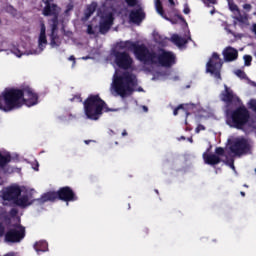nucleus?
Here are the masks:
<instances>
[{"label":"nucleus","mask_w":256,"mask_h":256,"mask_svg":"<svg viewBox=\"0 0 256 256\" xmlns=\"http://www.w3.org/2000/svg\"><path fill=\"white\" fill-rule=\"evenodd\" d=\"M39 103V95L31 88L11 89L4 92L0 99V111H13L26 107H34Z\"/></svg>","instance_id":"f257e3e1"},{"label":"nucleus","mask_w":256,"mask_h":256,"mask_svg":"<svg viewBox=\"0 0 256 256\" xmlns=\"http://www.w3.org/2000/svg\"><path fill=\"white\" fill-rule=\"evenodd\" d=\"M118 47H123L128 51H133L136 58L143 63H154L162 67H171L175 63V55L165 50H159L157 56L151 54L143 45H137L133 42H122Z\"/></svg>","instance_id":"f03ea898"},{"label":"nucleus","mask_w":256,"mask_h":256,"mask_svg":"<svg viewBox=\"0 0 256 256\" xmlns=\"http://www.w3.org/2000/svg\"><path fill=\"white\" fill-rule=\"evenodd\" d=\"M3 205H17L18 207H29L33 203V190L12 184L2 190Z\"/></svg>","instance_id":"7ed1b4c3"},{"label":"nucleus","mask_w":256,"mask_h":256,"mask_svg":"<svg viewBox=\"0 0 256 256\" xmlns=\"http://www.w3.org/2000/svg\"><path fill=\"white\" fill-rule=\"evenodd\" d=\"M136 85L137 78H135L133 74H127L125 72H121V70H116L110 91L112 95H120V97L131 95L133 91H143L141 88H135Z\"/></svg>","instance_id":"20e7f679"},{"label":"nucleus","mask_w":256,"mask_h":256,"mask_svg":"<svg viewBox=\"0 0 256 256\" xmlns=\"http://www.w3.org/2000/svg\"><path fill=\"white\" fill-rule=\"evenodd\" d=\"M52 0H42V7H43V15L45 17H53L52 20H50L49 25L51 27V41L50 45L53 49L55 47H59L61 45V39L59 37L55 36V31H57V27H59V19H61V16L59 13H61V8L59 6L51 3Z\"/></svg>","instance_id":"39448f33"},{"label":"nucleus","mask_w":256,"mask_h":256,"mask_svg":"<svg viewBox=\"0 0 256 256\" xmlns=\"http://www.w3.org/2000/svg\"><path fill=\"white\" fill-rule=\"evenodd\" d=\"M45 24H41L40 33L38 36V49H29L25 44H20L18 46H13L11 53L16 57H23V55H39L45 47H47V35Z\"/></svg>","instance_id":"423d86ee"},{"label":"nucleus","mask_w":256,"mask_h":256,"mask_svg":"<svg viewBox=\"0 0 256 256\" xmlns=\"http://www.w3.org/2000/svg\"><path fill=\"white\" fill-rule=\"evenodd\" d=\"M85 115L88 119L97 121L104 112L109 111L105 102L99 96H90L84 103Z\"/></svg>","instance_id":"0eeeda50"},{"label":"nucleus","mask_w":256,"mask_h":256,"mask_svg":"<svg viewBox=\"0 0 256 256\" xmlns=\"http://www.w3.org/2000/svg\"><path fill=\"white\" fill-rule=\"evenodd\" d=\"M97 21H99V27H97ZM113 25V13L111 11H105L100 16L95 18L91 25L88 26V33L92 35L99 29L100 33H107Z\"/></svg>","instance_id":"6e6552de"},{"label":"nucleus","mask_w":256,"mask_h":256,"mask_svg":"<svg viewBox=\"0 0 256 256\" xmlns=\"http://www.w3.org/2000/svg\"><path fill=\"white\" fill-rule=\"evenodd\" d=\"M228 149L233 155H246L251 151V140L243 137H232L228 140Z\"/></svg>","instance_id":"1a4fd4ad"},{"label":"nucleus","mask_w":256,"mask_h":256,"mask_svg":"<svg viewBox=\"0 0 256 256\" xmlns=\"http://www.w3.org/2000/svg\"><path fill=\"white\" fill-rule=\"evenodd\" d=\"M62 199V201H76L77 196L73 193V190L69 187L61 188L58 192H48L44 194L40 201L41 203H47V201H55V199Z\"/></svg>","instance_id":"9d476101"},{"label":"nucleus","mask_w":256,"mask_h":256,"mask_svg":"<svg viewBox=\"0 0 256 256\" xmlns=\"http://www.w3.org/2000/svg\"><path fill=\"white\" fill-rule=\"evenodd\" d=\"M249 121V112L245 107L237 109L231 117L227 120L230 127L242 129V127Z\"/></svg>","instance_id":"9b49d317"},{"label":"nucleus","mask_w":256,"mask_h":256,"mask_svg":"<svg viewBox=\"0 0 256 256\" xmlns=\"http://www.w3.org/2000/svg\"><path fill=\"white\" fill-rule=\"evenodd\" d=\"M221 58H219V54L213 53L209 62L206 65V73H210L212 77L216 79H221V67H222Z\"/></svg>","instance_id":"f8f14e48"},{"label":"nucleus","mask_w":256,"mask_h":256,"mask_svg":"<svg viewBox=\"0 0 256 256\" xmlns=\"http://www.w3.org/2000/svg\"><path fill=\"white\" fill-rule=\"evenodd\" d=\"M110 61H114L119 69H129L133 65V59L124 52H114L110 55Z\"/></svg>","instance_id":"ddd939ff"},{"label":"nucleus","mask_w":256,"mask_h":256,"mask_svg":"<svg viewBox=\"0 0 256 256\" xmlns=\"http://www.w3.org/2000/svg\"><path fill=\"white\" fill-rule=\"evenodd\" d=\"M23 237H25V228L17 224L7 232L5 239L10 243H19Z\"/></svg>","instance_id":"4468645a"},{"label":"nucleus","mask_w":256,"mask_h":256,"mask_svg":"<svg viewBox=\"0 0 256 256\" xmlns=\"http://www.w3.org/2000/svg\"><path fill=\"white\" fill-rule=\"evenodd\" d=\"M224 155H225V150H223V148H217L216 155L215 154L209 155L207 153H204L203 159L207 165H217V163H219L220 161H223Z\"/></svg>","instance_id":"2eb2a0df"},{"label":"nucleus","mask_w":256,"mask_h":256,"mask_svg":"<svg viewBox=\"0 0 256 256\" xmlns=\"http://www.w3.org/2000/svg\"><path fill=\"white\" fill-rule=\"evenodd\" d=\"M220 97L225 103H233V101H239V98L233 95V91H231V89L226 85L224 86V92Z\"/></svg>","instance_id":"dca6fc26"},{"label":"nucleus","mask_w":256,"mask_h":256,"mask_svg":"<svg viewBox=\"0 0 256 256\" xmlns=\"http://www.w3.org/2000/svg\"><path fill=\"white\" fill-rule=\"evenodd\" d=\"M222 53L225 61H235L239 57V52L233 47H226Z\"/></svg>","instance_id":"f3484780"},{"label":"nucleus","mask_w":256,"mask_h":256,"mask_svg":"<svg viewBox=\"0 0 256 256\" xmlns=\"http://www.w3.org/2000/svg\"><path fill=\"white\" fill-rule=\"evenodd\" d=\"M171 39L172 43L176 44L177 47L181 48L187 43V41H189V39H191V36H189V30H187L184 38L180 37L177 34H174Z\"/></svg>","instance_id":"a211bd4d"},{"label":"nucleus","mask_w":256,"mask_h":256,"mask_svg":"<svg viewBox=\"0 0 256 256\" xmlns=\"http://www.w3.org/2000/svg\"><path fill=\"white\" fill-rule=\"evenodd\" d=\"M144 18L145 13H143L142 9L132 11L130 14V21H132V23H141Z\"/></svg>","instance_id":"6ab92c4d"},{"label":"nucleus","mask_w":256,"mask_h":256,"mask_svg":"<svg viewBox=\"0 0 256 256\" xmlns=\"http://www.w3.org/2000/svg\"><path fill=\"white\" fill-rule=\"evenodd\" d=\"M11 161V155L9 154H0V169H3ZM0 185H3V181L0 180Z\"/></svg>","instance_id":"aec40b11"},{"label":"nucleus","mask_w":256,"mask_h":256,"mask_svg":"<svg viewBox=\"0 0 256 256\" xmlns=\"http://www.w3.org/2000/svg\"><path fill=\"white\" fill-rule=\"evenodd\" d=\"M228 6L231 12L239 19L241 17V11H239V7L233 3L231 0H228Z\"/></svg>","instance_id":"412c9836"},{"label":"nucleus","mask_w":256,"mask_h":256,"mask_svg":"<svg viewBox=\"0 0 256 256\" xmlns=\"http://www.w3.org/2000/svg\"><path fill=\"white\" fill-rule=\"evenodd\" d=\"M191 107H193V105L182 104L176 110H174V115H177L178 113H185V115H189V113H187V110L191 109Z\"/></svg>","instance_id":"4be33fe9"},{"label":"nucleus","mask_w":256,"mask_h":256,"mask_svg":"<svg viewBox=\"0 0 256 256\" xmlns=\"http://www.w3.org/2000/svg\"><path fill=\"white\" fill-rule=\"evenodd\" d=\"M34 249L37 253H39V251H47V242L45 241H40V242H36L34 245Z\"/></svg>","instance_id":"5701e85b"},{"label":"nucleus","mask_w":256,"mask_h":256,"mask_svg":"<svg viewBox=\"0 0 256 256\" xmlns=\"http://www.w3.org/2000/svg\"><path fill=\"white\" fill-rule=\"evenodd\" d=\"M155 7H156L157 13L159 15H161V17H163L164 19H167V21H169V18L165 17V15L163 14V6H161V1L155 0Z\"/></svg>","instance_id":"b1692460"},{"label":"nucleus","mask_w":256,"mask_h":256,"mask_svg":"<svg viewBox=\"0 0 256 256\" xmlns=\"http://www.w3.org/2000/svg\"><path fill=\"white\" fill-rule=\"evenodd\" d=\"M95 9H97V4L96 3H92L88 9H87V12H86V19L88 17H91L92 13L95 12Z\"/></svg>","instance_id":"393cba45"},{"label":"nucleus","mask_w":256,"mask_h":256,"mask_svg":"<svg viewBox=\"0 0 256 256\" xmlns=\"http://www.w3.org/2000/svg\"><path fill=\"white\" fill-rule=\"evenodd\" d=\"M235 75L239 77V79H247V75L245 72H243V70H236Z\"/></svg>","instance_id":"a878e982"},{"label":"nucleus","mask_w":256,"mask_h":256,"mask_svg":"<svg viewBox=\"0 0 256 256\" xmlns=\"http://www.w3.org/2000/svg\"><path fill=\"white\" fill-rule=\"evenodd\" d=\"M251 61H253V58L250 55L244 56V63L246 67H249V65H251Z\"/></svg>","instance_id":"bb28decb"},{"label":"nucleus","mask_w":256,"mask_h":256,"mask_svg":"<svg viewBox=\"0 0 256 256\" xmlns=\"http://www.w3.org/2000/svg\"><path fill=\"white\" fill-rule=\"evenodd\" d=\"M130 7H133L134 5H137V0H125Z\"/></svg>","instance_id":"cd10ccee"},{"label":"nucleus","mask_w":256,"mask_h":256,"mask_svg":"<svg viewBox=\"0 0 256 256\" xmlns=\"http://www.w3.org/2000/svg\"><path fill=\"white\" fill-rule=\"evenodd\" d=\"M201 131H205V126L203 125H198L195 132L196 133H201Z\"/></svg>","instance_id":"c85d7f7f"},{"label":"nucleus","mask_w":256,"mask_h":256,"mask_svg":"<svg viewBox=\"0 0 256 256\" xmlns=\"http://www.w3.org/2000/svg\"><path fill=\"white\" fill-rule=\"evenodd\" d=\"M154 39H155V42L156 43H163L162 41H161V36H159V34H156L155 36H154Z\"/></svg>","instance_id":"c756f323"},{"label":"nucleus","mask_w":256,"mask_h":256,"mask_svg":"<svg viewBox=\"0 0 256 256\" xmlns=\"http://www.w3.org/2000/svg\"><path fill=\"white\" fill-rule=\"evenodd\" d=\"M203 3L205 4H212V5H215L216 1L215 0H202Z\"/></svg>","instance_id":"7c9ffc66"},{"label":"nucleus","mask_w":256,"mask_h":256,"mask_svg":"<svg viewBox=\"0 0 256 256\" xmlns=\"http://www.w3.org/2000/svg\"><path fill=\"white\" fill-rule=\"evenodd\" d=\"M190 12H191V10L189 9V6L186 5L184 7L183 13H185V15H189Z\"/></svg>","instance_id":"2f4dec72"},{"label":"nucleus","mask_w":256,"mask_h":256,"mask_svg":"<svg viewBox=\"0 0 256 256\" xmlns=\"http://www.w3.org/2000/svg\"><path fill=\"white\" fill-rule=\"evenodd\" d=\"M243 9H245V11H251V4H244Z\"/></svg>","instance_id":"473e14b6"},{"label":"nucleus","mask_w":256,"mask_h":256,"mask_svg":"<svg viewBox=\"0 0 256 256\" xmlns=\"http://www.w3.org/2000/svg\"><path fill=\"white\" fill-rule=\"evenodd\" d=\"M4 231H5V228H3V226H0V237L3 236Z\"/></svg>","instance_id":"72a5a7b5"},{"label":"nucleus","mask_w":256,"mask_h":256,"mask_svg":"<svg viewBox=\"0 0 256 256\" xmlns=\"http://www.w3.org/2000/svg\"><path fill=\"white\" fill-rule=\"evenodd\" d=\"M69 61H73V66L75 65V57L70 56V57H69Z\"/></svg>","instance_id":"f704fd0d"},{"label":"nucleus","mask_w":256,"mask_h":256,"mask_svg":"<svg viewBox=\"0 0 256 256\" xmlns=\"http://www.w3.org/2000/svg\"><path fill=\"white\" fill-rule=\"evenodd\" d=\"M178 19H179V21H182V22L184 23L185 27H187V22H184V21H183V18L178 17Z\"/></svg>","instance_id":"c9c22d12"},{"label":"nucleus","mask_w":256,"mask_h":256,"mask_svg":"<svg viewBox=\"0 0 256 256\" xmlns=\"http://www.w3.org/2000/svg\"><path fill=\"white\" fill-rule=\"evenodd\" d=\"M3 51H7V48H5V47L2 46V47L0 48V53H3Z\"/></svg>","instance_id":"e433bc0d"},{"label":"nucleus","mask_w":256,"mask_h":256,"mask_svg":"<svg viewBox=\"0 0 256 256\" xmlns=\"http://www.w3.org/2000/svg\"><path fill=\"white\" fill-rule=\"evenodd\" d=\"M230 167L235 171V165H233V163H230Z\"/></svg>","instance_id":"4c0bfd02"},{"label":"nucleus","mask_w":256,"mask_h":256,"mask_svg":"<svg viewBox=\"0 0 256 256\" xmlns=\"http://www.w3.org/2000/svg\"><path fill=\"white\" fill-rule=\"evenodd\" d=\"M170 5H175V2L173 0H168Z\"/></svg>","instance_id":"58836bf2"},{"label":"nucleus","mask_w":256,"mask_h":256,"mask_svg":"<svg viewBox=\"0 0 256 256\" xmlns=\"http://www.w3.org/2000/svg\"><path fill=\"white\" fill-rule=\"evenodd\" d=\"M125 135H127V132H126V131H123V132H122V136L125 137Z\"/></svg>","instance_id":"ea45409f"},{"label":"nucleus","mask_w":256,"mask_h":256,"mask_svg":"<svg viewBox=\"0 0 256 256\" xmlns=\"http://www.w3.org/2000/svg\"><path fill=\"white\" fill-rule=\"evenodd\" d=\"M251 83V85H253L254 87H256V84H255V82H250Z\"/></svg>","instance_id":"a19ab883"},{"label":"nucleus","mask_w":256,"mask_h":256,"mask_svg":"<svg viewBox=\"0 0 256 256\" xmlns=\"http://www.w3.org/2000/svg\"><path fill=\"white\" fill-rule=\"evenodd\" d=\"M242 197H245V192H241Z\"/></svg>","instance_id":"79ce46f5"},{"label":"nucleus","mask_w":256,"mask_h":256,"mask_svg":"<svg viewBox=\"0 0 256 256\" xmlns=\"http://www.w3.org/2000/svg\"><path fill=\"white\" fill-rule=\"evenodd\" d=\"M143 110H144V111H147V107L144 106V107H143Z\"/></svg>","instance_id":"37998d69"},{"label":"nucleus","mask_w":256,"mask_h":256,"mask_svg":"<svg viewBox=\"0 0 256 256\" xmlns=\"http://www.w3.org/2000/svg\"><path fill=\"white\" fill-rule=\"evenodd\" d=\"M226 31H228V33H231V30H229V29H227V28H226Z\"/></svg>","instance_id":"c03bdc74"},{"label":"nucleus","mask_w":256,"mask_h":256,"mask_svg":"<svg viewBox=\"0 0 256 256\" xmlns=\"http://www.w3.org/2000/svg\"><path fill=\"white\" fill-rule=\"evenodd\" d=\"M76 99H77V101H81V98H79V97H77Z\"/></svg>","instance_id":"a18cd8bd"},{"label":"nucleus","mask_w":256,"mask_h":256,"mask_svg":"<svg viewBox=\"0 0 256 256\" xmlns=\"http://www.w3.org/2000/svg\"><path fill=\"white\" fill-rule=\"evenodd\" d=\"M202 117H207V115H205V114H202Z\"/></svg>","instance_id":"49530a36"},{"label":"nucleus","mask_w":256,"mask_h":256,"mask_svg":"<svg viewBox=\"0 0 256 256\" xmlns=\"http://www.w3.org/2000/svg\"><path fill=\"white\" fill-rule=\"evenodd\" d=\"M85 143H86V145H88V144H89V141H85Z\"/></svg>","instance_id":"de8ad7c7"},{"label":"nucleus","mask_w":256,"mask_h":256,"mask_svg":"<svg viewBox=\"0 0 256 256\" xmlns=\"http://www.w3.org/2000/svg\"><path fill=\"white\" fill-rule=\"evenodd\" d=\"M211 14L213 15V11H211Z\"/></svg>","instance_id":"09e8293b"}]
</instances>
